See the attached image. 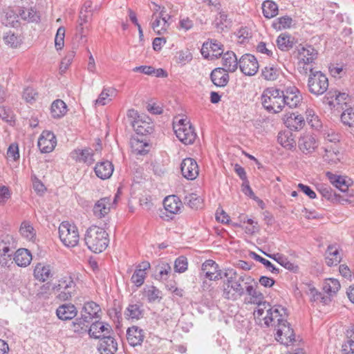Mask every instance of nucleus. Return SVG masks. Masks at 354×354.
<instances>
[{
	"mask_svg": "<svg viewBox=\"0 0 354 354\" xmlns=\"http://www.w3.org/2000/svg\"><path fill=\"white\" fill-rule=\"evenodd\" d=\"M57 140L54 133L49 131H44L38 140V147L41 153H50L55 147Z\"/></svg>",
	"mask_w": 354,
	"mask_h": 354,
	"instance_id": "nucleus-11",
	"label": "nucleus"
},
{
	"mask_svg": "<svg viewBox=\"0 0 354 354\" xmlns=\"http://www.w3.org/2000/svg\"><path fill=\"white\" fill-rule=\"evenodd\" d=\"M326 176L330 183L342 192H346L348 189L349 180L344 176L334 174L330 171L326 172Z\"/></svg>",
	"mask_w": 354,
	"mask_h": 354,
	"instance_id": "nucleus-28",
	"label": "nucleus"
},
{
	"mask_svg": "<svg viewBox=\"0 0 354 354\" xmlns=\"http://www.w3.org/2000/svg\"><path fill=\"white\" fill-rule=\"evenodd\" d=\"M188 262L186 257L181 256L177 258L174 262V271L183 273L187 270Z\"/></svg>",
	"mask_w": 354,
	"mask_h": 354,
	"instance_id": "nucleus-60",
	"label": "nucleus"
},
{
	"mask_svg": "<svg viewBox=\"0 0 354 354\" xmlns=\"http://www.w3.org/2000/svg\"><path fill=\"white\" fill-rule=\"evenodd\" d=\"M279 75V70L273 66H266L262 69V77L268 81H274L277 79Z\"/></svg>",
	"mask_w": 354,
	"mask_h": 354,
	"instance_id": "nucleus-52",
	"label": "nucleus"
},
{
	"mask_svg": "<svg viewBox=\"0 0 354 354\" xmlns=\"http://www.w3.org/2000/svg\"><path fill=\"white\" fill-rule=\"evenodd\" d=\"M34 276L37 279L44 282L53 277V268L50 265L39 263L34 269Z\"/></svg>",
	"mask_w": 354,
	"mask_h": 354,
	"instance_id": "nucleus-25",
	"label": "nucleus"
},
{
	"mask_svg": "<svg viewBox=\"0 0 354 354\" xmlns=\"http://www.w3.org/2000/svg\"><path fill=\"white\" fill-rule=\"evenodd\" d=\"M223 66L224 69L229 72H234L238 68V60L235 53L232 51H227L222 57Z\"/></svg>",
	"mask_w": 354,
	"mask_h": 354,
	"instance_id": "nucleus-33",
	"label": "nucleus"
},
{
	"mask_svg": "<svg viewBox=\"0 0 354 354\" xmlns=\"http://www.w3.org/2000/svg\"><path fill=\"white\" fill-rule=\"evenodd\" d=\"M326 263L328 266L337 265L341 261L337 248L334 245H328L326 250Z\"/></svg>",
	"mask_w": 354,
	"mask_h": 354,
	"instance_id": "nucleus-42",
	"label": "nucleus"
},
{
	"mask_svg": "<svg viewBox=\"0 0 354 354\" xmlns=\"http://www.w3.org/2000/svg\"><path fill=\"white\" fill-rule=\"evenodd\" d=\"M277 21L273 23L272 26L277 30L288 28L291 26L292 19L288 16H283L277 19Z\"/></svg>",
	"mask_w": 354,
	"mask_h": 354,
	"instance_id": "nucleus-56",
	"label": "nucleus"
},
{
	"mask_svg": "<svg viewBox=\"0 0 354 354\" xmlns=\"http://www.w3.org/2000/svg\"><path fill=\"white\" fill-rule=\"evenodd\" d=\"M185 203L192 209H198L202 205V199L196 194L192 193L185 197Z\"/></svg>",
	"mask_w": 354,
	"mask_h": 354,
	"instance_id": "nucleus-55",
	"label": "nucleus"
},
{
	"mask_svg": "<svg viewBox=\"0 0 354 354\" xmlns=\"http://www.w3.org/2000/svg\"><path fill=\"white\" fill-rule=\"evenodd\" d=\"M19 231L21 234L29 241L33 240L35 236V230L28 221L21 223Z\"/></svg>",
	"mask_w": 354,
	"mask_h": 354,
	"instance_id": "nucleus-53",
	"label": "nucleus"
},
{
	"mask_svg": "<svg viewBox=\"0 0 354 354\" xmlns=\"http://www.w3.org/2000/svg\"><path fill=\"white\" fill-rule=\"evenodd\" d=\"M131 125L138 135L145 136L153 132L152 124L149 122L142 120V119L131 120Z\"/></svg>",
	"mask_w": 354,
	"mask_h": 354,
	"instance_id": "nucleus-32",
	"label": "nucleus"
},
{
	"mask_svg": "<svg viewBox=\"0 0 354 354\" xmlns=\"http://www.w3.org/2000/svg\"><path fill=\"white\" fill-rule=\"evenodd\" d=\"M284 122L288 127L299 130L302 128L305 124L304 118L300 115L295 113L286 114L283 118Z\"/></svg>",
	"mask_w": 354,
	"mask_h": 354,
	"instance_id": "nucleus-35",
	"label": "nucleus"
},
{
	"mask_svg": "<svg viewBox=\"0 0 354 354\" xmlns=\"http://www.w3.org/2000/svg\"><path fill=\"white\" fill-rule=\"evenodd\" d=\"M112 331L111 326L106 323L96 321L93 322L90 326L88 333L91 337L100 339L103 335L107 336Z\"/></svg>",
	"mask_w": 354,
	"mask_h": 354,
	"instance_id": "nucleus-15",
	"label": "nucleus"
},
{
	"mask_svg": "<svg viewBox=\"0 0 354 354\" xmlns=\"http://www.w3.org/2000/svg\"><path fill=\"white\" fill-rule=\"evenodd\" d=\"M110 197H104L98 200L93 208V214L98 218L104 217L110 212L111 207Z\"/></svg>",
	"mask_w": 354,
	"mask_h": 354,
	"instance_id": "nucleus-19",
	"label": "nucleus"
},
{
	"mask_svg": "<svg viewBox=\"0 0 354 354\" xmlns=\"http://www.w3.org/2000/svg\"><path fill=\"white\" fill-rule=\"evenodd\" d=\"M250 256L254 259V260L261 262L268 269H269L272 273L278 272L279 270L276 268L274 265L268 260L263 258L260 255L256 254L254 252H251L250 253Z\"/></svg>",
	"mask_w": 354,
	"mask_h": 354,
	"instance_id": "nucleus-59",
	"label": "nucleus"
},
{
	"mask_svg": "<svg viewBox=\"0 0 354 354\" xmlns=\"http://www.w3.org/2000/svg\"><path fill=\"white\" fill-rule=\"evenodd\" d=\"M59 236L64 245L75 247L80 239L77 227L68 221L62 222L59 227Z\"/></svg>",
	"mask_w": 354,
	"mask_h": 354,
	"instance_id": "nucleus-6",
	"label": "nucleus"
},
{
	"mask_svg": "<svg viewBox=\"0 0 354 354\" xmlns=\"http://www.w3.org/2000/svg\"><path fill=\"white\" fill-rule=\"evenodd\" d=\"M263 13L265 17L270 19L278 13L277 5L272 1H265L262 4Z\"/></svg>",
	"mask_w": 354,
	"mask_h": 354,
	"instance_id": "nucleus-45",
	"label": "nucleus"
},
{
	"mask_svg": "<svg viewBox=\"0 0 354 354\" xmlns=\"http://www.w3.org/2000/svg\"><path fill=\"white\" fill-rule=\"evenodd\" d=\"M277 44L280 50L288 51L293 47L294 38L290 35L281 34L277 39Z\"/></svg>",
	"mask_w": 354,
	"mask_h": 354,
	"instance_id": "nucleus-40",
	"label": "nucleus"
},
{
	"mask_svg": "<svg viewBox=\"0 0 354 354\" xmlns=\"http://www.w3.org/2000/svg\"><path fill=\"white\" fill-rule=\"evenodd\" d=\"M317 190L323 197L328 201H334L337 199V194L333 192L332 189L327 185H319Z\"/></svg>",
	"mask_w": 354,
	"mask_h": 354,
	"instance_id": "nucleus-54",
	"label": "nucleus"
},
{
	"mask_svg": "<svg viewBox=\"0 0 354 354\" xmlns=\"http://www.w3.org/2000/svg\"><path fill=\"white\" fill-rule=\"evenodd\" d=\"M174 133L179 140L185 145L192 144L196 138V133L192 125L185 127L184 129L177 126L176 127V131H174Z\"/></svg>",
	"mask_w": 354,
	"mask_h": 354,
	"instance_id": "nucleus-16",
	"label": "nucleus"
},
{
	"mask_svg": "<svg viewBox=\"0 0 354 354\" xmlns=\"http://www.w3.org/2000/svg\"><path fill=\"white\" fill-rule=\"evenodd\" d=\"M279 143L288 149H292L296 146V142L292 137V133L289 131L287 133H279L277 136Z\"/></svg>",
	"mask_w": 354,
	"mask_h": 354,
	"instance_id": "nucleus-41",
	"label": "nucleus"
},
{
	"mask_svg": "<svg viewBox=\"0 0 354 354\" xmlns=\"http://www.w3.org/2000/svg\"><path fill=\"white\" fill-rule=\"evenodd\" d=\"M201 270L205 277L211 280L214 273L218 270V264L214 261L208 259L202 264Z\"/></svg>",
	"mask_w": 354,
	"mask_h": 354,
	"instance_id": "nucleus-47",
	"label": "nucleus"
},
{
	"mask_svg": "<svg viewBox=\"0 0 354 354\" xmlns=\"http://www.w3.org/2000/svg\"><path fill=\"white\" fill-rule=\"evenodd\" d=\"M66 105L62 100H56L52 103L50 113L53 118H60L66 114Z\"/></svg>",
	"mask_w": 354,
	"mask_h": 354,
	"instance_id": "nucleus-38",
	"label": "nucleus"
},
{
	"mask_svg": "<svg viewBox=\"0 0 354 354\" xmlns=\"http://www.w3.org/2000/svg\"><path fill=\"white\" fill-rule=\"evenodd\" d=\"M149 268L150 263L148 261H143L140 263L131 277V282L137 287L141 286L144 283L145 279L146 277V270Z\"/></svg>",
	"mask_w": 354,
	"mask_h": 354,
	"instance_id": "nucleus-24",
	"label": "nucleus"
},
{
	"mask_svg": "<svg viewBox=\"0 0 354 354\" xmlns=\"http://www.w3.org/2000/svg\"><path fill=\"white\" fill-rule=\"evenodd\" d=\"M348 95L337 91H330L323 98V103L328 104L330 109H334L338 113L349 106Z\"/></svg>",
	"mask_w": 354,
	"mask_h": 354,
	"instance_id": "nucleus-7",
	"label": "nucleus"
},
{
	"mask_svg": "<svg viewBox=\"0 0 354 354\" xmlns=\"http://www.w3.org/2000/svg\"><path fill=\"white\" fill-rule=\"evenodd\" d=\"M239 65L241 72L249 76L255 75L259 69L256 57L250 54L243 55L239 61Z\"/></svg>",
	"mask_w": 354,
	"mask_h": 354,
	"instance_id": "nucleus-10",
	"label": "nucleus"
},
{
	"mask_svg": "<svg viewBox=\"0 0 354 354\" xmlns=\"http://www.w3.org/2000/svg\"><path fill=\"white\" fill-rule=\"evenodd\" d=\"M182 175L188 180H194L198 175V167L195 160L185 158L180 165Z\"/></svg>",
	"mask_w": 354,
	"mask_h": 354,
	"instance_id": "nucleus-13",
	"label": "nucleus"
},
{
	"mask_svg": "<svg viewBox=\"0 0 354 354\" xmlns=\"http://www.w3.org/2000/svg\"><path fill=\"white\" fill-rule=\"evenodd\" d=\"M279 315L274 317L269 326L274 325L276 330V339L281 344L286 346H294V343L297 342L295 338L293 330L290 328V324L283 318V315L281 313L283 311L286 315V309L279 306Z\"/></svg>",
	"mask_w": 354,
	"mask_h": 354,
	"instance_id": "nucleus-2",
	"label": "nucleus"
},
{
	"mask_svg": "<svg viewBox=\"0 0 354 354\" xmlns=\"http://www.w3.org/2000/svg\"><path fill=\"white\" fill-rule=\"evenodd\" d=\"M77 313L76 307L71 304H65L58 307L56 314L59 319L70 320L73 319Z\"/></svg>",
	"mask_w": 354,
	"mask_h": 354,
	"instance_id": "nucleus-27",
	"label": "nucleus"
},
{
	"mask_svg": "<svg viewBox=\"0 0 354 354\" xmlns=\"http://www.w3.org/2000/svg\"><path fill=\"white\" fill-rule=\"evenodd\" d=\"M299 54V65L304 64V65H309L312 64L318 55L317 50L312 46H299L298 48Z\"/></svg>",
	"mask_w": 354,
	"mask_h": 354,
	"instance_id": "nucleus-14",
	"label": "nucleus"
},
{
	"mask_svg": "<svg viewBox=\"0 0 354 354\" xmlns=\"http://www.w3.org/2000/svg\"><path fill=\"white\" fill-rule=\"evenodd\" d=\"M100 313H101V308L98 304L94 301H90L84 304L81 315L84 316V319H86L90 322L93 321L94 318H99Z\"/></svg>",
	"mask_w": 354,
	"mask_h": 354,
	"instance_id": "nucleus-21",
	"label": "nucleus"
},
{
	"mask_svg": "<svg viewBox=\"0 0 354 354\" xmlns=\"http://www.w3.org/2000/svg\"><path fill=\"white\" fill-rule=\"evenodd\" d=\"M19 17V12L16 14L13 10H8L3 19V23L6 26H15V23L18 22L17 18Z\"/></svg>",
	"mask_w": 354,
	"mask_h": 354,
	"instance_id": "nucleus-57",
	"label": "nucleus"
},
{
	"mask_svg": "<svg viewBox=\"0 0 354 354\" xmlns=\"http://www.w3.org/2000/svg\"><path fill=\"white\" fill-rule=\"evenodd\" d=\"M223 45L218 42L216 40H212L210 43H209V49L212 53L211 55V59L214 57L217 58L218 56H221L223 53Z\"/></svg>",
	"mask_w": 354,
	"mask_h": 354,
	"instance_id": "nucleus-58",
	"label": "nucleus"
},
{
	"mask_svg": "<svg viewBox=\"0 0 354 354\" xmlns=\"http://www.w3.org/2000/svg\"><path fill=\"white\" fill-rule=\"evenodd\" d=\"M11 238L9 236L3 239L0 238V263L2 266H8V261H11L13 254Z\"/></svg>",
	"mask_w": 354,
	"mask_h": 354,
	"instance_id": "nucleus-12",
	"label": "nucleus"
},
{
	"mask_svg": "<svg viewBox=\"0 0 354 354\" xmlns=\"http://www.w3.org/2000/svg\"><path fill=\"white\" fill-rule=\"evenodd\" d=\"M298 147L304 153L309 154L315 150L317 144L312 135L306 134L299 138Z\"/></svg>",
	"mask_w": 354,
	"mask_h": 354,
	"instance_id": "nucleus-20",
	"label": "nucleus"
},
{
	"mask_svg": "<svg viewBox=\"0 0 354 354\" xmlns=\"http://www.w3.org/2000/svg\"><path fill=\"white\" fill-rule=\"evenodd\" d=\"M13 260L17 266L26 267L31 262L32 254L28 250L20 248L15 252Z\"/></svg>",
	"mask_w": 354,
	"mask_h": 354,
	"instance_id": "nucleus-30",
	"label": "nucleus"
},
{
	"mask_svg": "<svg viewBox=\"0 0 354 354\" xmlns=\"http://www.w3.org/2000/svg\"><path fill=\"white\" fill-rule=\"evenodd\" d=\"M79 44L80 43L77 42V44H76L75 42H73V50L69 51L62 60L59 68L61 73H64L68 67V66L72 63V61L75 55V50L77 48Z\"/></svg>",
	"mask_w": 354,
	"mask_h": 354,
	"instance_id": "nucleus-51",
	"label": "nucleus"
},
{
	"mask_svg": "<svg viewBox=\"0 0 354 354\" xmlns=\"http://www.w3.org/2000/svg\"><path fill=\"white\" fill-rule=\"evenodd\" d=\"M132 152L136 155H145L149 151V144L146 140L133 137L130 140Z\"/></svg>",
	"mask_w": 354,
	"mask_h": 354,
	"instance_id": "nucleus-34",
	"label": "nucleus"
},
{
	"mask_svg": "<svg viewBox=\"0 0 354 354\" xmlns=\"http://www.w3.org/2000/svg\"><path fill=\"white\" fill-rule=\"evenodd\" d=\"M65 28L61 26L58 28L55 38V46L57 50H61L64 45Z\"/></svg>",
	"mask_w": 354,
	"mask_h": 354,
	"instance_id": "nucleus-61",
	"label": "nucleus"
},
{
	"mask_svg": "<svg viewBox=\"0 0 354 354\" xmlns=\"http://www.w3.org/2000/svg\"><path fill=\"white\" fill-rule=\"evenodd\" d=\"M308 88L310 93L319 96L326 92L328 88V80L326 75L314 68L309 69Z\"/></svg>",
	"mask_w": 354,
	"mask_h": 354,
	"instance_id": "nucleus-5",
	"label": "nucleus"
},
{
	"mask_svg": "<svg viewBox=\"0 0 354 354\" xmlns=\"http://www.w3.org/2000/svg\"><path fill=\"white\" fill-rule=\"evenodd\" d=\"M91 322L86 319H84V316L81 315V317L75 319L71 324V329L77 333L82 334L87 332L88 326Z\"/></svg>",
	"mask_w": 354,
	"mask_h": 354,
	"instance_id": "nucleus-43",
	"label": "nucleus"
},
{
	"mask_svg": "<svg viewBox=\"0 0 354 354\" xmlns=\"http://www.w3.org/2000/svg\"><path fill=\"white\" fill-rule=\"evenodd\" d=\"M75 283L70 278L68 280L59 281V283L56 288L57 290H62L57 295V298L61 301H66L71 298L72 294L75 291Z\"/></svg>",
	"mask_w": 354,
	"mask_h": 354,
	"instance_id": "nucleus-17",
	"label": "nucleus"
},
{
	"mask_svg": "<svg viewBox=\"0 0 354 354\" xmlns=\"http://www.w3.org/2000/svg\"><path fill=\"white\" fill-rule=\"evenodd\" d=\"M228 72L223 68H216L212 71L210 79L215 86L223 87L229 81Z\"/></svg>",
	"mask_w": 354,
	"mask_h": 354,
	"instance_id": "nucleus-23",
	"label": "nucleus"
},
{
	"mask_svg": "<svg viewBox=\"0 0 354 354\" xmlns=\"http://www.w3.org/2000/svg\"><path fill=\"white\" fill-rule=\"evenodd\" d=\"M0 118L10 124L14 122V115L12 111L4 106H0Z\"/></svg>",
	"mask_w": 354,
	"mask_h": 354,
	"instance_id": "nucleus-62",
	"label": "nucleus"
},
{
	"mask_svg": "<svg viewBox=\"0 0 354 354\" xmlns=\"http://www.w3.org/2000/svg\"><path fill=\"white\" fill-rule=\"evenodd\" d=\"M145 337L144 331L138 326H133L127 329V338L132 346L140 345Z\"/></svg>",
	"mask_w": 354,
	"mask_h": 354,
	"instance_id": "nucleus-22",
	"label": "nucleus"
},
{
	"mask_svg": "<svg viewBox=\"0 0 354 354\" xmlns=\"http://www.w3.org/2000/svg\"><path fill=\"white\" fill-rule=\"evenodd\" d=\"M84 241L91 251L100 253L108 246V234L104 229L93 225L86 230Z\"/></svg>",
	"mask_w": 354,
	"mask_h": 354,
	"instance_id": "nucleus-3",
	"label": "nucleus"
},
{
	"mask_svg": "<svg viewBox=\"0 0 354 354\" xmlns=\"http://www.w3.org/2000/svg\"><path fill=\"white\" fill-rule=\"evenodd\" d=\"M144 310L140 304H129L127 308L124 315L127 318L138 320L143 317Z\"/></svg>",
	"mask_w": 354,
	"mask_h": 354,
	"instance_id": "nucleus-37",
	"label": "nucleus"
},
{
	"mask_svg": "<svg viewBox=\"0 0 354 354\" xmlns=\"http://www.w3.org/2000/svg\"><path fill=\"white\" fill-rule=\"evenodd\" d=\"M283 92L277 88H270L264 91L261 96V104L268 111L274 113L282 111Z\"/></svg>",
	"mask_w": 354,
	"mask_h": 354,
	"instance_id": "nucleus-4",
	"label": "nucleus"
},
{
	"mask_svg": "<svg viewBox=\"0 0 354 354\" xmlns=\"http://www.w3.org/2000/svg\"><path fill=\"white\" fill-rule=\"evenodd\" d=\"M244 288L241 283H238L236 280L232 281L223 282V297L231 301H236L244 295Z\"/></svg>",
	"mask_w": 354,
	"mask_h": 354,
	"instance_id": "nucleus-8",
	"label": "nucleus"
},
{
	"mask_svg": "<svg viewBox=\"0 0 354 354\" xmlns=\"http://www.w3.org/2000/svg\"><path fill=\"white\" fill-rule=\"evenodd\" d=\"M17 12H19V17L24 21H38L39 17L37 12L32 8L28 10H24V8H18Z\"/></svg>",
	"mask_w": 354,
	"mask_h": 354,
	"instance_id": "nucleus-49",
	"label": "nucleus"
},
{
	"mask_svg": "<svg viewBox=\"0 0 354 354\" xmlns=\"http://www.w3.org/2000/svg\"><path fill=\"white\" fill-rule=\"evenodd\" d=\"M87 12L80 10V20L81 21L79 26L77 27V34L75 39L78 43H85L86 41V36L82 34L83 32V24L87 22Z\"/></svg>",
	"mask_w": 354,
	"mask_h": 354,
	"instance_id": "nucleus-46",
	"label": "nucleus"
},
{
	"mask_svg": "<svg viewBox=\"0 0 354 354\" xmlns=\"http://www.w3.org/2000/svg\"><path fill=\"white\" fill-rule=\"evenodd\" d=\"M155 278L158 280H167L171 273V266L166 262H161L156 267Z\"/></svg>",
	"mask_w": 354,
	"mask_h": 354,
	"instance_id": "nucleus-39",
	"label": "nucleus"
},
{
	"mask_svg": "<svg viewBox=\"0 0 354 354\" xmlns=\"http://www.w3.org/2000/svg\"><path fill=\"white\" fill-rule=\"evenodd\" d=\"M246 292L250 296V302L257 304V310L254 312L255 318L263 319L264 324L269 326V324L274 321V317L279 315V308H273L269 303L263 301V295L258 291L252 285L247 286L245 288Z\"/></svg>",
	"mask_w": 354,
	"mask_h": 354,
	"instance_id": "nucleus-1",
	"label": "nucleus"
},
{
	"mask_svg": "<svg viewBox=\"0 0 354 354\" xmlns=\"http://www.w3.org/2000/svg\"><path fill=\"white\" fill-rule=\"evenodd\" d=\"M113 171V167L111 162L104 161L97 163L95 167L96 176L101 179H107L111 177Z\"/></svg>",
	"mask_w": 354,
	"mask_h": 354,
	"instance_id": "nucleus-31",
	"label": "nucleus"
},
{
	"mask_svg": "<svg viewBox=\"0 0 354 354\" xmlns=\"http://www.w3.org/2000/svg\"><path fill=\"white\" fill-rule=\"evenodd\" d=\"M3 40L12 48H17L21 43V39L11 32H7L3 36Z\"/></svg>",
	"mask_w": 354,
	"mask_h": 354,
	"instance_id": "nucleus-63",
	"label": "nucleus"
},
{
	"mask_svg": "<svg viewBox=\"0 0 354 354\" xmlns=\"http://www.w3.org/2000/svg\"><path fill=\"white\" fill-rule=\"evenodd\" d=\"M165 210L172 214H178L181 208L182 202L175 195L167 196L163 201Z\"/></svg>",
	"mask_w": 354,
	"mask_h": 354,
	"instance_id": "nucleus-29",
	"label": "nucleus"
},
{
	"mask_svg": "<svg viewBox=\"0 0 354 354\" xmlns=\"http://www.w3.org/2000/svg\"><path fill=\"white\" fill-rule=\"evenodd\" d=\"M339 288L340 283L339 281L335 279H327L325 280L323 284L324 291L330 296L335 295L336 292L339 290Z\"/></svg>",
	"mask_w": 354,
	"mask_h": 354,
	"instance_id": "nucleus-44",
	"label": "nucleus"
},
{
	"mask_svg": "<svg viewBox=\"0 0 354 354\" xmlns=\"http://www.w3.org/2000/svg\"><path fill=\"white\" fill-rule=\"evenodd\" d=\"M116 95V90L114 88H104L98 98L95 100V104L105 105L108 102L111 100L109 99V97H114Z\"/></svg>",
	"mask_w": 354,
	"mask_h": 354,
	"instance_id": "nucleus-48",
	"label": "nucleus"
},
{
	"mask_svg": "<svg viewBox=\"0 0 354 354\" xmlns=\"http://www.w3.org/2000/svg\"><path fill=\"white\" fill-rule=\"evenodd\" d=\"M265 255H266L268 257L274 259L277 263H279L281 266H283L285 268L296 272L298 270V266H295L294 263H291L288 261V258L286 257L284 255L277 253L273 254H268L265 252L261 251Z\"/></svg>",
	"mask_w": 354,
	"mask_h": 354,
	"instance_id": "nucleus-36",
	"label": "nucleus"
},
{
	"mask_svg": "<svg viewBox=\"0 0 354 354\" xmlns=\"http://www.w3.org/2000/svg\"><path fill=\"white\" fill-rule=\"evenodd\" d=\"M161 292L155 286H151L146 292L149 302H154L161 298Z\"/></svg>",
	"mask_w": 354,
	"mask_h": 354,
	"instance_id": "nucleus-64",
	"label": "nucleus"
},
{
	"mask_svg": "<svg viewBox=\"0 0 354 354\" xmlns=\"http://www.w3.org/2000/svg\"><path fill=\"white\" fill-rule=\"evenodd\" d=\"M341 121L348 127L354 126V109L350 105L342 111Z\"/></svg>",
	"mask_w": 354,
	"mask_h": 354,
	"instance_id": "nucleus-50",
	"label": "nucleus"
},
{
	"mask_svg": "<svg viewBox=\"0 0 354 354\" xmlns=\"http://www.w3.org/2000/svg\"><path fill=\"white\" fill-rule=\"evenodd\" d=\"M283 92V105L290 109L297 107L302 101V96L299 90L292 86L287 87Z\"/></svg>",
	"mask_w": 354,
	"mask_h": 354,
	"instance_id": "nucleus-9",
	"label": "nucleus"
},
{
	"mask_svg": "<svg viewBox=\"0 0 354 354\" xmlns=\"http://www.w3.org/2000/svg\"><path fill=\"white\" fill-rule=\"evenodd\" d=\"M93 153L91 149H75L71 153V157L76 162H82L91 165L94 162Z\"/></svg>",
	"mask_w": 354,
	"mask_h": 354,
	"instance_id": "nucleus-26",
	"label": "nucleus"
},
{
	"mask_svg": "<svg viewBox=\"0 0 354 354\" xmlns=\"http://www.w3.org/2000/svg\"><path fill=\"white\" fill-rule=\"evenodd\" d=\"M98 350L101 354H114L118 350V343L115 339L109 335L100 338Z\"/></svg>",
	"mask_w": 354,
	"mask_h": 354,
	"instance_id": "nucleus-18",
	"label": "nucleus"
}]
</instances>
